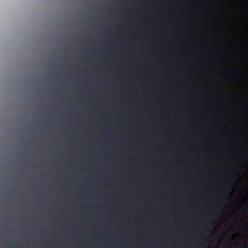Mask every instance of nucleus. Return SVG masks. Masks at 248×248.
I'll return each mask as SVG.
<instances>
[{
  "label": "nucleus",
  "mask_w": 248,
  "mask_h": 248,
  "mask_svg": "<svg viewBox=\"0 0 248 248\" xmlns=\"http://www.w3.org/2000/svg\"><path fill=\"white\" fill-rule=\"evenodd\" d=\"M230 190H229V189H226V190H225V193H226L227 195H228L229 194H230Z\"/></svg>",
  "instance_id": "f257e3e1"
},
{
  "label": "nucleus",
  "mask_w": 248,
  "mask_h": 248,
  "mask_svg": "<svg viewBox=\"0 0 248 248\" xmlns=\"http://www.w3.org/2000/svg\"><path fill=\"white\" fill-rule=\"evenodd\" d=\"M202 243H200V245H199V248H202Z\"/></svg>",
  "instance_id": "f03ea898"
}]
</instances>
